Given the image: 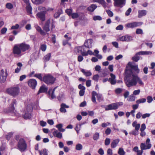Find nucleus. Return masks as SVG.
Returning <instances> with one entry per match:
<instances>
[{
    "label": "nucleus",
    "mask_w": 155,
    "mask_h": 155,
    "mask_svg": "<svg viewBox=\"0 0 155 155\" xmlns=\"http://www.w3.org/2000/svg\"><path fill=\"white\" fill-rule=\"evenodd\" d=\"M95 2H97L101 4L104 8L107 7L108 5L106 3L104 0H94Z\"/></svg>",
    "instance_id": "26"
},
{
    "label": "nucleus",
    "mask_w": 155,
    "mask_h": 155,
    "mask_svg": "<svg viewBox=\"0 0 155 155\" xmlns=\"http://www.w3.org/2000/svg\"><path fill=\"white\" fill-rule=\"evenodd\" d=\"M16 101L13 99L12 100V103L11 104V106L8 112H13L15 110L14 104H16Z\"/></svg>",
    "instance_id": "35"
},
{
    "label": "nucleus",
    "mask_w": 155,
    "mask_h": 155,
    "mask_svg": "<svg viewBox=\"0 0 155 155\" xmlns=\"http://www.w3.org/2000/svg\"><path fill=\"white\" fill-rule=\"evenodd\" d=\"M50 23V20L48 19L46 21L45 25L43 27V29L46 32H48L50 31L49 25Z\"/></svg>",
    "instance_id": "20"
},
{
    "label": "nucleus",
    "mask_w": 155,
    "mask_h": 155,
    "mask_svg": "<svg viewBox=\"0 0 155 155\" xmlns=\"http://www.w3.org/2000/svg\"><path fill=\"white\" fill-rule=\"evenodd\" d=\"M110 78H109V82L111 85H115L117 83L115 75L112 73L110 74Z\"/></svg>",
    "instance_id": "16"
},
{
    "label": "nucleus",
    "mask_w": 155,
    "mask_h": 155,
    "mask_svg": "<svg viewBox=\"0 0 155 155\" xmlns=\"http://www.w3.org/2000/svg\"><path fill=\"white\" fill-rule=\"evenodd\" d=\"M97 93L95 91H93L92 92V101L94 103H97L96 101L95 96H97Z\"/></svg>",
    "instance_id": "40"
},
{
    "label": "nucleus",
    "mask_w": 155,
    "mask_h": 155,
    "mask_svg": "<svg viewBox=\"0 0 155 155\" xmlns=\"http://www.w3.org/2000/svg\"><path fill=\"white\" fill-rule=\"evenodd\" d=\"M57 87H54L53 89L52 90L51 89H50L48 91V94L51 96V98L52 99H54L55 97V96L54 94V92L55 89L57 88Z\"/></svg>",
    "instance_id": "21"
},
{
    "label": "nucleus",
    "mask_w": 155,
    "mask_h": 155,
    "mask_svg": "<svg viewBox=\"0 0 155 155\" xmlns=\"http://www.w3.org/2000/svg\"><path fill=\"white\" fill-rule=\"evenodd\" d=\"M128 65L132 69L135 71L137 74L139 73L140 70L138 68L137 65L135 64L134 63L129 62L128 64Z\"/></svg>",
    "instance_id": "12"
},
{
    "label": "nucleus",
    "mask_w": 155,
    "mask_h": 155,
    "mask_svg": "<svg viewBox=\"0 0 155 155\" xmlns=\"http://www.w3.org/2000/svg\"><path fill=\"white\" fill-rule=\"evenodd\" d=\"M19 27V25L18 24H16L15 25L12 26L11 29H17Z\"/></svg>",
    "instance_id": "62"
},
{
    "label": "nucleus",
    "mask_w": 155,
    "mask_h": 155,
    "mask_svg": "<svg viewBox=\"0 0 155 155\" xmlns=\"http://www.w3.org/2000/svg\"><path fill=\"white\" fill-rule=\"evenodd\" d=\"M7 75L6 71H4L3 69L0 71V83H2L5 81Z\"/></svg>",
    "instance_id": "9"
},
{
    "label": "nucleus",
    "mask_w": 155,
    "mask_h": 155,
    "mask_svg": "<svg viewBox=\"0 0 155 155\" xmlns=\"http://www.w3.org/2000/svg\"><path fill=\"white\" fill-rule=\"evenodd\" d=\"M18 149L21 151H24L27 148V144L23 139H20L18 143Z\"/></svg>",
    "instance_id": "5"
},
{
    "label": "nucleus",
    "mask_w": 155,
    "mask_h": 155,
    "mask_svg": "<svg viewBox=\"0 0 155 155\" xmlns=\"http://www.w3.org/2000/svg\"><path fill=\"white\" fill-rule=\"evenodd\" d=\"M146 126L144 124H142L141 127V128L140 129V131H144V130L146 129Z\"/></svg>",
    "instance_id": "63"
},
{
    "label": "nucleus",
    "mask_w": 155,
    "mask_h": 155,
    "mask_svg": "<svg viewBox=\"0 0 155 155\" xmlns=\"http://www.w3.org/2000/svg\"><path fill=\"white\" fill-rule=\"evenodd\" d=\"M69 106L65 104L62 103L61 104V108H60V110L61 112L62 113H65L66 112V110L65 108H68Z\"/></svg>",
    "instance_id": "23"
},
{
    "label": "nucleus",
    "mask_w": 155,
    "mask_h": 155,
    "mask_svg": "<svg viewBox=\"0 0 155 155\" xmlns=\"http://www.w3.org/2000/svg\"><path fill=\"white\" fill-rule=\"evenodd\" d=\"M99 78V76L98 74H96L94 75L93 78V79L94 80L97 81L98 78Z\"/></svg>",
    "instance_id": "64"
},
{
    "label": "nucleus",
    "mask_w": 155,
    "mask_h": 155,
    "mask_svg": "<svg viewBox=\"0 0 155 155\" xmlns=\"http://www.w3.org/2000/svg\"><path fill=\"white\" fill-rule=\"evenodd\" d=\"M150 116V114L148 113H146L142 114V117L143 119H145L146 117H149Z\"/></svg>",
    "instance_id": "60"
},
{
    "label": "nucleus",
    "mask_w": 155,
    "mask_h": 155,
    "mask_svg": "<svg viewBox=\"0 0 155 155\" xmlns=\"http://www.w3.org/2000/svg\"><path fill=\"white\" fill-rule=\"evenodd\" d=\"M48 89V88L46 87L45 85H43L40 87L38 91V93L39 94L42 92H47Z\"/></svg>",
    "instance_id": "29"
},
{
    "label": "nucleus",
    "mask_w": 155,
    "mask_h": 155,
    "mask_svg": "<svg viewBox=\"0 0 155 155\" xmlns=\"http://www.w3.org/2000/svg\"><path fill=\"white\" fill-rule=\"evenodd\" d=\"M135 97L134 96H130L127 100L130 101H133L135 100Z\"/></svg>",
    "instance_id": "53"
},
{
    "label": "nucleus",
    "mask_w": 155,
    "mask_h": 155,
    "mask_svg": "<svg viewBox=\"0 0 155 155\" xmlns=\"http://www.w3.org/2000/svg\"><path fill=\"white\" fill-rule=\"evenodd\" d=\"M75 51L78 53H80L83 56L87 55L86 51H84L85 47L84 46H80L76 48L75 49Z\"/></svg>",
    "instance_id": "7"
},
{
    "label": "nucleus",
    "mask_w": 155,
    "mask_h": 155,
    "mask_svg": "<svg viewBox=\"0 0 155 155\" xmlns=\"http://www.w3.org/2000/svg\"><path fill=\"white\" fill-rule=\"evenodd\" d=\"M56 127L58 128V130L61 132H64L65 131V130L62 128L63 125L62 124H58L56 126Z\"/></svg>",
    "instance_id": "39"
},
{
    "label": "nucleus",
    "mask_w": 155,
    "mask_h": 155,
    "mask_svg": "<svg viewBox=\"0 0 155 155\" xmlns=\"http://www.w3.org/2000/svg\"><path fill=\"white\" fill-rule=\"evenodd\" d=\"M132 125L133 127H135V130L138 131L140 127V124H137V122L136 121L133 122L132 123Z\"/></svg>",
    "instance_id": "32"
},
{
    "label": "nucleus",
    "mask_w": 155,
    "mask_h": 155,
    "mask_svg": "<svg viewBox=\"0 0 155 155\" xmlns=\"http://www.w3.org/2000/svg\"><path fill=\"white\" fill-rule=\"evenodd\" d=\"M106 12L108 16L110 17H112L113 16L114 14L113 12L110 10H107Z\"/></svg>",
    "instance_id": "54"
},
{
    "label": "nucleus",
    "mask_w": 155,
    "mask_h": 155,
    "mask_svg": "<svg viewBox=\"0 0 155 155\" xmlns=\"http://www.w3.org/2000/svg\"><path fill=\"white\" fill-rule=\"evenodd\" d=\"M26 9L28 15L32 14V8L30 5L29 2L28 4H26Z\"/></svg>",
    "instance_id": "27"
},
{
    "label": "nucleus",
    "mask_w": 155,
    "mask_h": 155,
    "mask_svg": "<svg viewBox=\"0 0 155 155\" xmlns=\"http://www.w3.org/2000/svg\"><path fill=\"white\" fill-rule=\"evenodd\" d=\"M53 134L54 137H56L58 138L61 139L62 137V134L60 132H59L57 130L54 131L53 132Z\"/></svg>",
    "instance_id": "22"
},
{
    "label": "nucleus",
    "mask_w": 155,
    "mask_h": 155,
    "mask_svg": "<svg viewBox=\"0 0 155 155\" xmlns=\"http://www.w3.org/2000/svg\"><path fill=\"white\" fill-rule=\"evenodd\" d=\"M99 136V133L97 132L93 136V138L94 140H97Z\"/></svg>",
    "instance_id": "45"
},
{
    "label": "nucleus",
    "mask_w": 155,
    "mask_h": 155,
    "mask_svg": "<svg viewBox=\"0 0 155 155\" xmlns=\"http://www.w3.org/2000/svg\"><path fill=\"white\" fill-rule=\"evenodd\" d=\"M140 89H138L137 90H134L133 92V95H137L139 94L140 92Z\"/></svg>",
    "instance_id": "59"
},
{
    "label": "nucleus",
    "mask_w": 155,
    "mask_h": 155,
    "mask_svg": "<svg viewBox=\"0 0 155 155\" xmlns=\"http://www.w3.org/2000/svg\"><path fill=\"white\" fill-rule=\"evenodd\" d=\"M93 19L94 21H100L102 19V18L100 16L97 15L94 16L93 17Z\"/></svg>",
    "instance_id": "47"
},
{
    "label": "nucleus",
    "mask_w": 155,
    "mask_h": 155,
    "mask_svg": "<svg viewBox=\"0 0 155 155\" xmlns=\"http://www.w3.org/2000/svg\"><path fill=\"white\" fill-rule=\"evenodd\" d=\"M152 52L150 51H141L137 53V55H150Z\"/></svg>",
    "instance_id": "34"
},
{
    "label": "nucleus",
    "mask_w": 155,
    "mask_h": 155,
    "mask_svg": "<svg viewBox=\"0 0 155 155\" xmlns=\"http://www.w3.org/2000/svg\"><path fill=\"white\" fill-rule=\"evenodd\" d=\"M118 153L120 155H124L125 154V152L123 148H120L118 151Z\"/></svg>",
    "instance_id": "44"
},
{
    "label": "nucleus",
    "mask_w": 155,
    "mask_h": 155,
    "mask_svg": "<svg viewBox=\"0 0 155 155\" xmlns=\"http://www.w3.org/2000/svg\"><path fill=\"white\" fill-rule=\"evenodd\" d=\"M41 49L43 51H45L46 49V45H42L41 46Z\"/></svg>",
    "instance_id": "56"
},
{
    "label": "nucleus",
    "mask_w": 155,
    "mask_h": 155,
    "mask_svg": "<svg viewBox=\"0 0 155 155\" xmlns=\"http://www.w3.org/2000/svg\"><path fill=\"white\" fill-rule=\"evenodd\" d=\"M119 40L120 41H123L130 42L132 40L133 37L130 35H126L120 37Z\"/></svg>",
    "instance_id": "14"
},
{
    "label": "nucleus",
    "mask_w": 155,
    "mask_h": 155,
    "mask_svg": "<svg viewBox=\"0 0 155 155\" xmlns=\"http://www.w3.org/2000/svg\"><path fill=\"white\" fill-rule=\"evenodd\" d=\"M28 84L32 89H34L37 85V82L34 79H31L28 81Z\"/></svg>",
    "instance_id": "15"
},
{
    "label": "nucleus",
    "mask_w": 155,
    "mask_h": 155,
    "mask_svg": "<svg viewBox=\"0 0 155 155\" xmlns=\"http://www.w3.org/2000/svg\"><path fill=\"white\" fill-rule=\"evenodd\" d=\"M46 14L42 12H39L37 14V16L41 21H44L45 20Z\"/></svg>",
    "instance_id": "19"
},
{
    "label": "nucleus",
    "mask_w": 155,
    "mask_h": 155,
    "mask_svg": "<svg viewBox=\"0 0 155 155\" xmlns=\"http://www.w3.org/2000/svg\"><path fill=\"white\" fill-rule=\"evenodd\" d=\"M138 131L135 130H132L131 132L129 133V134H133L134 135L136 136L138 134Z\"/></svg>",
    "instance_id": "52"
},
{
    "label": "nucleus",
    "mask_w": 155,
    "mask_h": 155,
    "mask_svg": "<svg viewBox=\"0 0 155 155\" xmlns=\"http://www.w3.org/2000/svg\"><path fill=\"white\" fill-rule=\"evenodd\" d=\"M51 53H49L45 55L43 58L44 62H46L47 61H48L51 58Z\"/></svg>",
    "instance_id": "36"
},
{
    "label": "nucleus",
    "mask_w": 155,
    "mask_h": 155,
    "mask_svg": "<svg viewBox=\"0 0 155 155\" xmlns=\"http://www.w3.org/2000/svg\"><path fill=\"white\" fill-rule=\"evenodd\" d=\"M138 17L140 18L143 16H145L147 14V11L145 10H140L138 11Z\"/></svg>",
    "instance_id": "28"
},
{
    "label": "nucleus",
    "mask_w": 155,
    "mask_h": 155,
    "mask_svg": "<svg viewBox=\"0 0 155 155\" xmlns=\"http://www.w3.org/2000/svg\"><path fill=\"white\" fill-rule=\"evenodd\" d=\"M62 11L61 9L58 10V12H56L54 15V17L56 18H57L60 15L62 14Z\"/></svg>",
    "instance_id": "41"
},
{
    "label": "nucleus",
    "mask_w": 155,
    "mask_h": 155,
    "mask_svg": "<svg viewBox=\"0 0 155 155\" xmlns=\"http://www.w3.org/2000/svg\"><path fill=\"white\" fill-rule=\"evenodd\" d=\"M99 51L97 50H95L93 52V55L96 56L99 59H101L102 58V56L100 54H99Z\"/></svg>",
    "instance_id": "33"
},
{
    "label": "nucleus",
    "mask_w": 155,
    "mask_h": 155,
    "mask_svg": "<svg viewBox=\"0 0 155 155\" xmlns=\"http://www.w3.org/2000/svg\"><path fill=\"white\" fill-rule=\"evenodd\" d=\"M33 3L37 4L41 3L43 0H31Z\"/></svg>",
    "instance_id": "50"
},
{
    "label": "nucleus",
    "mask_w": 155,
    "mask_h": 155,
    "mask_svg": "<svg viewBox=\"0 0 155 155\" xmlns=\"http://www.w3.org/2000/svg\"><path fill=\"white\" fill-rule=\"evenodd\" d=\"M19 91V88L17 87L10 88L7 90V93L14 97H15L18 94Z\"/></svg>",
    "instance_id": "4"
},
{
    "label": "nucleus",
    "mask_w": 155,
    "mask_h": 155,
    "mask_svg": "<svg viewBox=\"0 0 155 155\" xmlns=\"http://www.w3.org/2000/svg\"><path fill=\"white\" fill-rule=\"evenodd\" d=\"M32 110V107L30 105H28L26 109V111H25V114L23 115L25 119L29 118L31 117L30 112Z\"/></svg>",
    "instance_id": "8"
},
{
    "label": "nucleus",
    "mask_w": 155,
    "mask_h": 155,
    "mask_svg": "<svg viewBox=\"0 0 155 155\" xmlns=\"http://www.w3.org/2000/svg\"><path fill=\"white\" fill-rule=\"evenodd\" d=\"M123 103L122 102L112 103L106 106L105 107L106 110H116L118 108L119 106L122 105Z\"/></svg>",
    "instance_id": "3"
},
{
    "label": "nucleus",
    "mask_w": 155,
    "mask_h": 155,
    "mask_svg": "<svg viewBox=\"0 0 155 155\" xmlns=\"http://www.w3.org/2000/svg\"><path fill=\"white\" fill-rule=\"evenodd\" d=\"M65 12L69 16H71V14H72V10L70 9L66 10Z\"/></svg>",
    "instance_id": "57"
},
{
    "label": "nucleus",
    "mask_w": 155,
    "mask_h": 155,
    "mask_svg": "<svg viewBox=\"0 0 155 155\" xmlns=\"http://www.w3.org/2000/svg\"><path fill=\"white\" fill-rule=\"evenodd\" d=\"M6 7L9 9H11L13 7V5L10 3H8L6 4Z\"/></svg>",
    "instance_id": "58"
},
{
    "label": "nucleus",
    "mask_w": 155,
    "mask_h": 155,
    "mask_svg": "<svg viewBox=\"0 0 155 155\" xmlns=\"http://www.w3.org/2000/svg\"><path fill=\"white\" fill-rule=\"evenodd\" d=\"M143 24L142 22H134L128 23L126 24V26L128 28H134L136 27L140 26Z\"/></svg>",
    "instance_id": "6"
},
{
    "label": "nucleus",
    "mask_w": 155,
    "mask_h": 155,
    "mask_svg": "<svg viewBox=\"0 0 155 155\" xmlns=\"http://www.w3.org/2000/svg\"><path fill=\"white\" fill-rule=\"evenodd\" d=\"M122 89L119 88L116 89L115 90V92L117 94H120L122 92Z\"/></svg>",
    "instance_id": "51"
},
{
    "label": "nucleus",
    "mask_w": 155,
    "mask_h": 155,
    "mask_svg": "<svg viewBox=\"0 0 155 155\" xmlns=\"http://www.w3.org/2000/svg\"><path fill=\"white\" fill-rule=\"evenodd\" d=\"M38 10L40 12H42L46 13L47 12L50 11H52L53 9L50 8H46L42 6H39L38 8Z\"/></svg>",
    "instance_id": "17"
},
{
    "label": "nucleus",
    "mask_w": 155,
    "mask_h": 155,
    "mask_svg": "<svg viewBox=\"0 0 155 155\" xmlns=\"http://www.w3.org/2000/svg\"><path fill=\"white\" fill-rule=\"evenodd\" d=\"M137 55L136 54L135 56L132 58V59L133 61L137 62L140 59V57Z\"/></svg>",
    "instance_id": "46"
},
{
    "label": "nucleus",
    "mask_w": 155,
    "mask_h": 155,
    "mask_svg": "<svg viewBox=\"0 0 155 155\" xmlns=\"http://www.w3.org/2000/svg\"><path fill=\"white\" fill-rule=\"evenodd\" d=\"M97 6L96 5L94 4H92L88 8V10L91 12H93L97 8Z\"/></svg>",
    "instance_id": "38"
},
{
    "label": "nucleus",
    "mask_w": 155,
    "mask_h": 155,
    "mask_svg": "<svg viewBox=\"0 0 155 155\" xmlns=\"http://www.w3.org/2000/svg\"><path fill=\"white\" fill-rule=\"evenodd\" d=\"M136 33L137 34H142L143 33V30L140 28H137L136 30Z\"/></svg>",
    "instance_id": "49"
},
{
    "label": "nucleus",
    "mask_w": 155,
    "mask_h": 155,
    "mask_svg": "<svg viewBox=\"0 0 155 155\" xmlns=\"http://www.w3.org/2000/svg\"><path fill=\"white\" fill-rule=\"evenodd\" d=\"M35 27L37 31L41 35H46V33L41 29V28L40 26L38 25H36Z\"/></svg>",
    "instance_id": "24"
},
{
    "label": "nucleus",
    "mask_w": 155,
    "mask_h": 155,
    "mask_svg": "<svg viewBox=\"0 0 155 155\" xmlns=\"http://www.w3.org/2000/svg\"><path fill=\"white\" fill-rule=\"evenodd\" d=\"M44 81L48 84H52L54 83L56 78L50 74H47L45 75L43 78Z\"/></svg>",
    "instance_id": "2"
},
{
    "label": "nucleus",
    "mask_w": 155,
    "mask_h": 155,
    "mask_svg": "<svg viewBox=\"0 0 155 155\" xmlns=\"http://www.w3.org/2000/svg\"><path fill=\"white\" fill-rule=\"evenodd\" d=\"M81 71L87 77L91 76L92 75V73L90 71L85 70L84 69H82Z\"/></svg>",
    "instance_id": "30"
},
{
    "label": "nucleus",
    "mask_w": 155,
    "mask_h": 155,
    "mask_svg": "<svg viewBox=\"0 0 155 155\" xmlns=\"http://www.w3.org/2000/svg\"><path fill=\"white\" fill-rule=\"evenodd\" d=\"M21 52V50L18 44L15 45L13 48V54L19 56L20 55Z\"/></svg>",
    "instance_id": "11"
},
{
    "label": "nucleus",
    "mask_w": 155,
    "mask_h": 155,
    "mask_svg": "<svg viewBox=\"0 0 155 155\" xmlns=\"http://www.w3.org/2000/svg\"><path fill=\"white\" fill-rule=\"evenodd\" d=\"M7 29L5 28H3L1 30V33L2 34H5L7 31Z\"/></svg>",
    "instance_id": "61"
},
{
    "label": "nucleus",
    "mask_w": 155,
    "mask_h": 155,
    "mask_svg": "<svg viewBox=\"0 0 155 155\" xmlns=\"http://www.w3.org/2000/svg\"><path fill=\"white\" fill-rule=\"evenodd\" d=\"M18 66L15 70V72L18 73H19L21 69V67L22 66V64L21 63L19 62L17 64Z\"/></svg>",
    "instance_id": "37"
},
{
    "label": "nucleus",
    "mask_w": 155,
    "mask_h": 155,
    "mask_svg": "<svg viewBox=\"0 0 155 155\" xmlns=\"http://www.w3.org/2000/svg\"><path fill=\"white\" fill-rule=\"evenodd\" d=\"M124 78V82L129 87L136 86L137 84L140 86H143V82L137 75L135 74L131 70H127Z\"/></svg>",
    "instance_id": "1"
},
{
    "label": "nucleus",
    "mask_w": 155,
    "mask_h": 155,
    "mask_svg": "<svg viewBox=\"0 0 155 155\" xmlns=\"http://www.w3.org/2000/svg\"><path fill=\"white\" fill-rule=\"evenodd\" d=\"M115 6L122 7L125 4V0H114Z\"/></svg>",
    "instance_id": "10"
},
{
    "label": "nucleus",
    "mask_w": 155,
    "mask_h": 155,
    "mask_svg": "<svg viewBox=\"0 0 155 155\" xmlns=\"http://www.w3.org/2000/svg\"><path fill=\"white\" fill-rule=\"evenodd\" d=\"M119 141L118 139L114 140L111 143V147L112 148H114L116 147Z\"/></svg>",
    "instance_id": "31"
},
{
    "label": "nucleus",
    "mask_w": 155,
    "mask_h": 155,
    "mask_svg": "<svg viewBox=\"0 0 155 155\" xmlns=\"http://www.w3.org/2000/svg\"><path fill=\"white\" fill-rule=\"evenodd\" d=\"M18 45L22 51H25L28 50L30 48V46L29 45L24 43L18 44Z\"/></svg>",
    "instance_id": "13"
},
{
    "label": "nucleus",
    "mask_w": 155,
    "mask_h": 155,
    "mask_svg": "<svg viewBox=\"0 0 155 155\" xmlns=\"http://www.w3.org/2000/svg\"><path fill=\"white\" fill-rule=\"evenodd\" d=\"M151 146L152 145L151 144H147L146 143H141L140 144V149L141 150H143L150 149Z\"/></svg>",
    "instance_id": "18"
},
{
    "label": "nucleus",
    "mask_w": 155,
    "mask_h": 155,
    "mask_svg": "<svg viewBox=\"0 0 155 155\" xmlns=\"http://www.w3.org/2000/svg\"><path fill=\"white\" fill-rule=\"evenodd\" d=\"M92 45V41L91 39L88 40L84 43L85 46L88 48H91Z\"/></svg>",
    "instance_id": "25"
},
{
    "label": "nucleus",
    "mask_w": 155,
    "mask_h": 155,
    "mask_svg": "<svg viewBox=\"0 0 155 155\" xmlns=\"http://www.w3.org/2000/svg\"><path fill=\"white\" fill-rule=\"evenodd\" d=\"M110 139L107 138L105 140V145H109L110 143Z\"/></svg>",
    "instance_id": "55"
},
{
    "label": "nucleus",
    "mask_w": 155,
    "mask_h": 155,
    "mask_svg": "<svg viewBox=\"0 0 155 155\" xmlns=\"http://www.w3.org/2000/svg\"><path fill=\"white\" fill-rule=\"evenodd\" d=\"M146 101V100L145 98H143L137 100L136 101V103L138 104L141 103H145Z\"/></svg>",
    "instance_id": "42"
},
{
    "label": "nucleus",
    "mask_w": 155,
    "mask_h": 155,
    "mask_svg": "<svg viewBox=\"0 0 155 155\" xmlns=\"http://www.w3.org/2000/svg\"><path fill=\"white\" fill-rule=\"evenodd\" d=\"M82 145L80 143H78L76 146L75 149L77 150H80L82 149Z\"/></svg>",
    "instance_id": "43"
},
{
    "label": "nucleus",
    "mask_w": 155,
    "mask_h": 155,
    "mask_svg": "<svg viewBox=\"0 0 155 155\" xmlns=\"http://www.w3.org/2000/svg\"><path fill=\"white\" fill-rule=\"evenodd\" d=\"M79 14L78 13H72L71 15L72 18L73 19L78 18L79 17Z\"/></svg>",
    "instance_id": "48"
}]
</instances>
